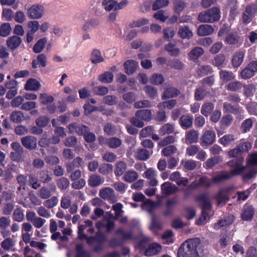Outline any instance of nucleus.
Here are the masks:
<instances>
[{
	"instance_id": "1",
	"label": "nucleus",
	"mask_w": 257,
	"mask_h": 257,
	"mask_svg": "<svg viewBox=\"0 0 257 257\" xmlns=\"http://www.w3.org/2000/svg\"><path fill=\"white\" fill-rule=\"evenodd\" d=\"M243 158L238 157L235 159L232 160L226 163L229 167L232 168L230 172L222 171L218 175L214 176L212 181L214 183H219L224 180H229L234 176L239 175L247 169L248 173L249 171V168L246 166H243Z\"/></svg>"
},
{
	"instance_id": "2",
	"label": "nucleus",
	"mask_w": 257,
	"mask_h": 257,
	"mask_svg": "<svg viewBox=\"0 0 257 257\" xmlns=\"http://www.w3.org/2000/svg\"><path fill=\"white\" fill-rule=\"evenodd\" d=\"M199 238L188 239L184 242L178 250V257H199L197 248L200 243Z\"/></svg>"
},
{
	"instance_id": "3",
	"label": "nucleus",
	"mask_w": 257,
	"mask_h": 257,
	"mask_svg": "<svg viewBox=\"0 0 257 257\" xmlns=\"http://www.w3.org/2000/svg\"><path fill=\"white\" fill-rule=\"evenodd\" d=\"M220 11L217 8H212L201 12L198 16V20L201 23H213L220 19Z\"/></svg>"
},
{
	"instance_id": "4",
	"label": "nucleus",
	"mask_w": 257,
	"mask_h": 257,
	"mask_svg": "<svg viewBox=\"0 0 257 257\" xmlns=\"http://www.w3.org/2000/svg\"><path fill=\"white\" fill-rule=\"evenodd\" d=\"M27 14L30 19L39 20L44 16L45 8L40 4L33 5L28 9Z\"/></svg>"
},
{
	"instance_id": "5",
	"label": "nucleus",
	"mask_w": 257,
	"mask_h": 257,
	"mask_svg": "<svg viewBox=\"0 0 257 257\" xmlns=\"http://www.w3.org/2000/svg\"><path fill=\"white\" fill-rule=\"evenodd\" d=\"M99 195L102 199L111 203H115L117 201L115 192L110 187H106L101 189L99 192Z\"/></svg>"
},
{
	"instance_id": "6",
	"label": "nucleus",
	"mask_w": 257,
	"mask_h": 257,
	"mask_svg": "<svg viewBox=\"0 0 257 257\" xmlns=\"http://www.w3.org/2000/svg\"><path fill=\"white\" fill-rule=\"evenodd\" d=\"M251 147V145L248 142L239 144L237 147L228 152L230 158H234L242 153L247 152Z\"/></svg>"
},
{
	"instance_id": "7",
	"label": "nucleus",
	"mask_w": 257,
	"mask_h": 257,
	"mask_svg": "<svg viewBox=\"0 0 257 257\" xmlns=\"http://www.w3.org/2000/svg\"><path fill=\"white\" fill-rule=\"evenodd\" d=\"M215 138L216 135L214 131H206L200 138V145L203 147L211 146L215 142Z\"/></svg>"
},
{
	"instance_id": "8",
	"label": "nucleus",
	"mask_w": 257,
	"mask_h": 257,
	"mask_svg": "<svg viewBox=\"0 0 257 257\" xmlns=\"http://www.w3.org/2000/svg\"><path fill=\"white\" fill-rule=\"evenodd\" d=\"M40 27L39 22L37 20H33L28 22L27 27L29 29V31L27 33V42L28 43H30L33 41V35L38 31Z\"/></svg>"
},
{
	"instance_id": "9",
	"label": "nucleus",
	"mask_w": 257,
	"mask_h": 257,
	"mask_svg": "<svg viewBox=\"0 0 257 257\" xmlns=\"http://www.w3.org/2000/svg\"><path fill=\"white\" fill-rule=\"evenodd\" d=\"M68 129L70 133L75 132L77 135L83 136L89 131L87 126L77 122L69 124Z\"/></svg>"
},
{
	"instance_id": "10",
	"label": "nucleus",
	"mask_w": 257,
	"mask_h": 257,
	"mask_svg": "<svg viewBox=\"0 0 257 257\" xmlns=\"http://www.w3.org/2000/svg\"><path fill=\"white\" fill-rule=\"evenodd\" d=\"M56 187L54 184H51L49 185V188L47 187H42L38 191V195L43 199L49 198L56 191Z\"/></svg>"
},
{
	"instance_id": "11",
	"label": "nucleus",
	"mask_w": 257,
	"mask_h": 257,
	"mask_svg": "<svg viewBox=\"0 0 257 257\" xmlns=\"http://www.w3.org/2000/svg\"><path fill=\"white\" fill-rule=\"evenodd\" d=\"M161 190L163 194L171 195L178 192L179 188L170 182H166L161 185Z\"/></svg>"
},
{
	"instance_id": "12",
	"label": "nucleus",
	"mask_w": 257,
	"mask_h": 257,
	"mask_svg": "<svg viewBox=\"0 0 257 257\" xmlns=\"http://www.w3.org/2000/svg\"><path fill=\"white\" fill-rule=\"evenodd\" d=\"M23 146L29 150L35 149L37 146V139L33 136H27L21 139Z\"/></svg>"
},
{
	"instance_id": "13",
	"label": "nucleus",
	"mask_w": 257,
	"mask_h": 257,
	"mask_svg": "<svg viewBox=\"0 0 257 257\" xmlns=\"http://www.w3.org/2000/svg\"><path fill=\"white\" fill-rule=\"evenodd\" d=\"M244 55L243 51H238L234 53L231 60L233 67L237 68L241 65L243 61Z\"/></svg>"
},
{
	"instance_id": "14",
	"label": "nucleus",
	"mask_w": 257,
	"mask_h": 257,
	"mask_svg": "<svg viewBox=\"0 0 257 257\" xmlns=\"http://www.w3.org/2000/svg\"><path fill=\"white\" fill-rule=\"evenodd\" d=\"M254 213V210L252 206L246 204L242 209L241 218L243 220H250Z\"/></svg>"
},
{
	"instance_id": "15",
	"label": "nucleus",
	"mask_w": 257,
	"mask_h": 257,
	"mask_svg": "<svg viewBox=\"0 0 257 257\" xmlns=\"http://www.w3.org/2000/svg\"><path fill=\"white\" fill-rule=\"evenodd\" d=\"M162 246L158 243H153L150 244L145 252V255L147 256H151L156 255L160 253L162 250Z\"/></svg>"
},
{
	"instance_id": "16",
	"label": "nucleus",
	"mask_w": 257,
	"mask_h": 257,
	"mask_svg": "<svg viewBox=\"0 0 257 257\" xmlns=\"http://www.w3.org/2000/svg\"><path fill=\"white\" fill-rule=\"evenodd\" d=\"M138 66V63L133 60H127L124 63L125 72L127 75H132L135 73Z\"/></svg>"
},
{
	"instance_id": "17",
	"label": "nucleus",
	"mask_w": 257,
	"mask_h": 257,
	"mask_svg": "<svg viewBox=\"0 0 257 257\" xmlns=\"http://www.w3.org/2000/svg\"><path fill=\"white\" fill-rule=\"evenodd\" d=\"M41 86L40 83L34 78L29 79L25 86V89L28 91H37Z\"/></svg>"
},
{
	"instance_id": "18",
	"label": "nucleus",
	"mask_w": 257,
	"mask_h": 257,
	"mask_svg": "<svg viewBox=\"0 0 257 257\" xmlns=\"http://www.w3.org/2000/svg\"><path fill=\"white\" fill-rule=\"evenodd\" d=\"M153 154V151H150L145 148H139L136 154V158L141 161H146L149 159Z\"/></svg>"
},
{
	"instance_id": "19",
	"label": "nucleus",
	"mask_w": 257,
	"mask_h": 257,
	"mask_svg": "<svg viewBox=\"0 0 257 257\" xmlns=\"http://www.w3.org/2000/svg\"><path fill=\"white\" fill-rule=\"evenodd\" d=\"M214 29L211 25L204 24L200 25L197 30V34L199 36H205L212 34Z\"/></svg>"
},
{
	"instance_id": "20",
	"label": "nucleus",
	"mask_w": 257,
	"mask_h": 257,
	"mask_svg": "<svg viewBox=\"0 0 257 257\" xmlns=\"http://www.w3.org/2000/svg\"><path fill=\"white\" fill-rule=\"evenodd\" d=\"M211 183L209 181L208 178L206 177H203L200 178L199 182H196V181H194L192 182L188 187V189H194L201 186H204L205 187H208L210 186Z\"/></svg>"
},
{
	"instance_id": "21",
	"label": "nucleus",
	"mask_w": 257,
	"mask_h": 257,
	"mask_svg": "<svg viewBox=\"0 0 257 257\" xmlns=\"http://www.w3.org/2000/svg\"><path fill=\"white\" fill-rule=\"evenodd\" d=\"M198 200L201 202L202 211L206 212L211 209L212 205L207 194H201L199 197Z\"/></svg>"
},
{
	"instance_id": "22",
	"label": "nucleus",
	"mask_w": 257,
	"mask_h": 257,
	"mask_svg": "<svg viewBox=\"0 0 257 257\" xmlns=\"http://www.w3.org/2000/svg\"><path fill=\"white\" fill-rule=\"evenodd\" d=\"M180 91L174 87H168L165 89L162 96V99L165 100L177 96Z\"/></svg>"
},
{
	"instance_id": "23",
	"label": "nucleus",
	"mask_w": 257,
	"mask_h": 257,
	"mask_svg": "<svg viewBox=\"0 0 257 257\" xmlns=\"http://www.w3.org/2000/svg\"><path fill=\"white\" fill-rule=\"evenodd\" d=\"M104 180L101 177L97 174L91 175L88 180V185L91 187H97L102 184Z\"/></svg>"
},
{
	"instance_id": "24",
	"label": "nucleus",
	"mask_w": 257,
	"mask_h": 257,
	"mask_svg": "<svg viewBox=\"0 0 257 257\" xmlns=\"http://www.w3.org/2000/svg\"><path fill=\"white\" fill-rule=\"evenodd\" d=\"M48 39L47 37H43L40 39L34 45L33 51L35 53H41L45 47Z\"/></svg>"
},
{
	"instance_id": "25",
	"label": "nucleus",
	"mask_w": 257,
	"mask_h": 257,
	"mask_svg": "<svg viewBox=\"0 0 257 257\" xmlns=\"http://www.w3.org/2000/svg\"><path fill=\"white\" fill-rule=\"evenodd\" d=\"M105 240L106 238L104 234L99 232L97 233L94 236H90L87 238V243L89 245H92L94 242L104 244Z\"/></svg>"
},
{
	"instance_id": "26",
	"label": "nucleus",
	"mask_w": 257,
	"mask_h": 257,
	"mask_svg": "<svg viewBox=\"0 0 257 257\" xmlns=\"http://www.w3.org/2000/svg\"><path fill=\"white\" fill-rule=\"evenodd\" d=\"M145 175L146 177L149 180V184L150 186H155L158 184V181L155 178L156 173L155 171L151 169H148L145 172Z\"/></svg>"
},
{
	"instance_id": "27",
	"label": "nucleus",
	"mask_w": 257,
	"mask_h": 257,
	"mask_svg": "<svg viewBox=\"0 0 257 257\" xmlns=\"http://www.w3.org/2000/svg\"><path fill=\"white\" fill-rule=\"evenodd\" d=\"M38 175L43 183H48L52 180V175L48 170H41L38 172Z\"/></svg>"
},
{
	"instance_id": "28",
	"label": "nucleus",
	"mask_w": 257,
	"mask_h": 257,
	"mask_svg": "<svg viewBox=\"0 0 257 257\" xmlns=\"http://www.w3.org/2000/svg\"><path fill=\"white\" fill-rule=\"evenodd\" d=\"M135 115L142 120L149 121L152 118V112L149 109H142L138 110L136 112Z\"/></svg>"
},
{
	"instance_id": "29",
	"label": "nucleus",
	"mask_w": 257,
	"mask_h": 257,
	"mask_svg": "<svg viewBox=\"0 0 257 257\" xmlns=\"http://www.w3.org/2000/svg\"><path fill=\"white\" fill-rule=\"evenodd\" d=\"M138 178V173L133 170H129L125 172L122 176V179L128 183L135 181Z\"/></svg>"
},
{
	"instance_id": "30",
	"label": "nucleus",
	"mask_w": 257,
	"mask_h": 257,
	"mask_svg": "<svg viewBox=\"0 0 257 257\" xmlns=\"http://www.w3.org/2000/svg\"><path fill=\"white\" fill-rule=\"evenodd\" d=\"M179 36L182 39H189L193 36V33L189 27L185 26L180 28L178 31Z\"/></svg>"
},
{
	"instance_id": "31",
	"label": "nucleus",
	"mask_w": 257,
	"mask_h": 257,
	"mask_svg": "<svg viewBox=\"0 0 257 257\" xmlns=\"http://www.w3.org/2000/svg\"><path fill=\"white\" fill-rule=\"evenodd\" d=\"M199 137L198 131L192 130L188 131L186 135V141L190 144L197 142Z\"/></svg>"
},
{
	"instance_id": "32",
	"label": "nucleus",
	"mask_w": 257,
	"mask_h": 257,
	"mask_svg": "<svg viewBox=\"0 0 257 257\" xmlns=\"http://www.w3.org/2000/svg\"><path fill=\"white\" fill-rule=\"evenodd\" d=\"M203 53L204 50L201 47H196L188 53V57L191 60H196Z\"/></svg>"
},
{
	"instance_id": "33",
	"label": "nucleus",
	"mask_w": 257,
	"mask_h": 257,
	"mask_svg": "<svg viewBox=\"0 0 257 257\" xmlns=\"http://www.w3.org/2000/svg\"><path fill=\"white\" fill-rule=\"evenodd\" d=\"M217 201L218 205L224 204L228 200L229 197L224 190L219 191L215 196Z\"/></svg>"
},
{
	"instance_id": "34",
	"label": "nucleus",
	"mask_w": 257,
	"mask_h": 257,
	"mask_svg": "<svg viewBox=\"0 0 257 257\" xmlns=\"http://www.w3.org/2000/svg\"><path fill=\"white\" fill-rule=\"evenodd\" d=\"M179 122L183 128L187 129L192 126L193 117L189 115H182L180 118Z\"/></svg>"
},
{
	"instance_id": "35",
	"label": "nucleus",
	"mask_w": 257,
	"mask_h": 257,
	"mask_svg": "<svg viewBox=\"0 0 257 257\" xmlns=\"http://www.w3.org/2000/svg\"><path fill=\"white\" fill-rule=\"evenodd\" d=\"M126 170V164L123 161H118L115 165L114 174L116 176H120Z\"/></svg>"
},
{
	"instance_id": "36",
	"label": "nucleus",
	"mask_w": 257,
	"mask_h": 257,
	"mask_svg": "<svg viewBox=\"0 0 257 257\" xmlns=\"http://www.w3.org/2000/svg\"><path fill=\"white\" fill-rule=\"evenodd\" d=\"M163 228L161 221L155 215H152L150 229L153 232L161 230Z\"/></svg>"
},
{
	"instance_id": "37",
	"label": "nucleus",
	"mask_w": 257,
	"mask_h": 257,
	"mask_svg": "<svg viewBox=\"0 0 257 257\" xmlns=\"http://www.w3.org/2000/svg\"><path fill=\"white\" fill-rule=\"evenodd\" d=\"M113 77L114 76L112 72L106 71L100 74L98 79L103 83H110L113 81Z\"/></svg>"
},
{
	"instance_id": "38",
	"label": "nucleus",
	"mask_w": 257,
	"mask_h": 257,
	"mask_svg": "<svg viewBox=\"0 0 257 257\" xmlns=\"http://www.w3.org/2000/svg\"><path fill=\"white\" fill-rule=\"evenodd\" d=\"M91 60L92 63L97 64L104 61L101 52L97 49H94L92 52Z\"/></svg>"
},
{
	"instance_id": "39",
	"label": "nucleus",
	"mask_w": 257,
	"mask_h": 257,
	"mask_svg": "<svg viewBox=\"0 0 257 257\" xmlns=\"http://www.w3.org/2000/svg\"><path fill=\"white\" fill-rule=\"evenodd\" d=\"M58 188L61 190H66L70 184L69 180L64 177H62L56 180Z\"/></svg>"
},
{
	"instance_id": "40",
	"label": "nucleus",
	"mask_w": 257,
	"mask_h": 257,
	"mask_svg": "<svg viewBox=\"0 0 257 257\" xmlns=\"http://www.w3.org/2000/svg\"><path fill=\"white\" fill-rule=\"evenodd\" d=\"M176 44L170 43L166 45L165 49L168 51L172 56H177L180 53V49L176 48Z\"/></svg>"
},
{
	"instance_id": "41",
	"label": "nucleus",
	"mask_w": 257,
	"mask_h": 257,
	"mask_svg": "<svg viewBox=\"0 0 257 257\" xmlns=\"http://www.w3.org/2000/svg\"><path fill=\"white\" fill-rule=\"evenodd\" d=\"M178 151L177 147L174 145H169L165 148L162 150V154L165 157H170L172 155L176 154Z\"/></svg>"
},
{
	"instance_id": "42",
	"label": "nucleus",
	"mask_w": 257,
	"mask_h": 257,
	"mask_svg": "<svg viewBox=\"0 0 257 257\" xmlns=\"http://www.w3.org/2000/svg\"><path fill=\"white\" fill-rule=\"evenodd\" d=\"M222 157L220 156H215L208 159L205 162V165L207 168H211L215 165L222 161Z\"/></svg>"
},
{
	"instance_id": "43",
	"label": "nucleus",
	"mask_w": 257,
	"mask_h": 257,
	"mask_svg": "<svg viewBox=\"0 0 257 257\" xmlns=\"http://www.w3.org/2000/svg\"><path fill=\"white\" fill-rule=\"evenodd\" d=\"M233 220L229 218H225L223 219L218 220L214 224V228L215 230H218L222 227L228 226L231 224Z\"/></svg>"
},
{
	"instance_id": "44",
	"label": "nucleus",
	"mask_w": 257,
	"mask_h": 257,
	"mask_svg": "<svg viewBox=\"0 0 257 257\" xmlns=\"http://www.w3.org/2000/svg\"><path fill=\"white\" fill-rule=\"evenodd\" d=\"M155 206V204L153 201L148 199L144 201L142 203V208L143 210H146L148 213L153 214Z\"/></svg>"
},
{
	"instance_id": "45",
	"label": "nucleus",
	"mask_w": 257,
	"mask_h": 257,
	"mask_svg": "<svg viewBox=\"0 0 257 257\" xmlns=\"http://www.w3.org/2000/svg\"><path fill=\"white\" fill-rule=\"evenodd\" d=\"M214 109V104L211 102H206L204 103L201 107V113L205 116H208L213 111Z\"/></svg>"
},
{
	"instance_id": "46",
	"label": "nucleus",
	"mask_w": 257,
	"mask_h": 257,
	"mask_svg": "<svg viewBox=\"0 0 257 257\" xmlns=\"http://www.w3.org/2000/svg\"><path fill=\"white\" fill-rule=\"evenodd\" d=\"M116 2L115 0H103L102 6L104 9L107 12H110L112 10L115 11Z\"/></svg>"
},
{
	"instance_id": "47",
	"label": "nucleus",
	"mask_w": 257,
	"mask_h": 257,
	"mask_svg": "<svg viewBox=\"0 0 257 257\" xmlns=\"http://www.w3.org/2000/svg\"><path fill=\"white\" fill-rule=\"evenodd\" d=\"M18 189L19 190V192H17V194H20V196L19 203L25 206V201L28 198V191L26 189L25 187H23V188L18 187Z\"/></svg>"
},
{
	"instance_id": "48",
	"label": "nucleus",
	"mask_w": 257,
	"mask_h": 257,
	"mask_svg": "<svg viewBox=\"0 0 257 257\" xmlns=\"http://www.w3.org/2000/svg\"><path fill=\"white\" fill-rule=\"evenodd\" d=\"M12 28L9 23H4L0 26V36L6 37L10 35Z\"/></svg>"
},
{
	"instance_id": "49",
	"label": "nucleus",
	"mask_w": 257,
	"mask_h": 257,
	"mask_svg": "<svg viewBox=\"0 0 257 257\" xmlns=\"http://www.w3.org/2000/svg\"><path fill=\"white\" fill-rule=\"evenodd\" d=\"M121 141L118 138L112 137L108 138L107 145L110 148L115 149L121 145Z\"/></svg>"
},
{
	"instance_id": "50",
	"label": "nucleus",
	"mask_w": 257,
	"mask_h": 257,
	"mask_svg": "<svg viewBox=\"0 0 257 257\" xmlns=\"http://www.w3.org/2000/svg\"><path fill=\"white\" fill-rule=\"evenodd\" d=\"M49 121V118L48 116L44 115L39 116L35 120L36 125L41 128L47 126Z\"/></svg>"
},
{
	"instance_id": "51",
	"label": "nucleus",
	"mask_w": 257,
	"mask_h": 257,
	"mask_svg": "<svg viewBox=\"0 0 257 257\" xmlns=\"http://www.w3.org/2000/svg\"><path fill=\"white\" fill-rule=\"evenodd\" d=\"M176 142V138L173 136H168L162 139L158 143V146L161 147H166L173 144Z\"/></svg>"
},
{
	"instance_id": "52",
	"label": "nucleus",
	"mask_w": 257,
	"mask_h": 257,
	"mask_svg": "<svg viewBox=\"0 0 257 257\" xmlns=\"http://www.w3.org/2000/svg\"><path fill=\"white\" fill-rule=\"evenodd\" d=\"M174 132V125L172 124L167 123L162 126L160 132L162 135L172 134Z\"/></svg>"
},
{
	"instance_id": "53",
	"label": "nucleus",
	"mask_w": 257,
	"mask_h": 257,
	"mask_svg": "<svg viewBox=\"0 0 257 257\" xmlns=\"http://www.w3.org/2000/svg\"><path fill=\"white\" fill-rule=\"evenodd\" d=\"M223 110L226 112L237 113H240V109L228 102H224L223 106Z\"/></svg>"
},
{
	"instance_id": "54",
	"label": "nucleus",
	"mask_w": 257,
	"mask_h": 257,
	"mask_svg": "<svg viewBox=\"0 0 257 257\" xmlns=\"http://www.w3.org/2000/svg\"><path fill=\"white\" fill-rule=\"evenodd\" d=\"M58 203V198L57 196H52L50 198L47 199L44 202L45 207L51 209L56 206Z\"/></svg>"
},
{
	"instance_id": "55",
	"label": "nucleus",
	"mask_w": 257,
	"mask_h": 257,
	"mask_svg": "<svg viewBox=\"0 0 257 257\" xmlns=\"http://www.w3.org/2000/svg\"><path fill=\"white\" fill-rule=\"evenodd\" d=\"M234 136L231 134H228L224 135L221 138L219 139V143L224 146H226L234 142Z\"/></svg>"
},
{
	"instance_id": "56",
	"label": "nucleus",
	"mask_w": 257,
	"mask_h": 257,
	"mask_svg": "<svg viewBox=\"0 0 257 257\" xmlns=\"http://www.w3.org/2000/svg\"><path fill=\"white\" fill-rule=\"evenodd\" d=\"M169 0H156L152 6V9L157 11L167 7L169 4Z\"/></svg>"
},
{
	"instance_id": "57",
	"label": "nucleus",
	"mask_w": 257,
	"mask_h": 257,
	"mask_svg": "<svg viewBox=\"0 0 257 257\" xmlns=\"http://www.w3.org/2000/svg\"><path fill=\"white\" fill-rule=\"evenodd\" d=\"M168 65L170 67L177 70H181L184 67L183 63L177 59H173L169 60L168 63Z\"/></svg>"
},
{
	"instance_id": "58",
	"label": "nucleus",
	"mask_w": 257,
	"mask_h": 257,
	"mask_svg": "<svg viewBox=\"0 0 257 257\" xmlns=\"http://www.w3.org/2000/svg\"><path fill=\"white\" fill-rule=\"evenodd\" d=\"M234 75L232 72L221 70L220 72V78L225 82L230 81L234 78Z\"/></svg>"
},
{
	"instance_id": "59",
	"label": "nucleus",
	"mask_w": 257,
	"mask_h": 257,
	"mask_svg": "<svg viewBox=\"0 0 257 257\" xmlns=\"http://www.w3.org/2000/svg\"><path fill=\"white\" fill-rule=\"evenodd\" d=\"M99 172L103 175L108 174L113 171V166L110 164H102L98 169Z\"/></svg>"
},
{
	"instance_id": "60",
	"label": "nucleus",
	"mask_w": 257,
	"mask_h": 257,
	"mask_svg": "<svg viewBox=\"0 0 257 257\" xmlns=\"http://www.w3.org/2000/svg\"><path fill=\"white\" fill-rule=\"evenodd\" d=\"M177 101L175 99H171L166 101L162 102L158 105L159 108H168L169 109L173 108L176 104Z\"/></svg>"
},
{
	"instance_id": "61",
	"label": "nucleus",
	"mask_w": 257,
	"mask_h": 257,
	"mask_svg": "<svg viewBox=\"0 0 257 257\" xmlns=\"http://www.w3.org/2000/svg\"><path fill=\"white\" fill-rule=\"evenodd\" d=\"M103 102L108 105H113L117 103V98L115 95H106L103 98Z\"/></svg>"
},
{
	"instance_id": "62",
	"label": "nucleus",
	"mask_w": 257,
	"mask_h": 257,
	"mask_svg": "<svg viewBox=\"0 0 257 257\" xmlns=\"http://www.w3.org/2000/svg\"><path fill=\"white\" fill-rule=\"evenodd\" d=\"M181 164L183 167L188 170H192L195 169L197 166L196 162L194 160H182Z\"/></svg>"
},
{
	"instance_id": "63",
	"label": "nucleus",
	"mask_w": 257,
	"mask_h": 257,
	"mask_svg": "<svg viewBox=\"0 0 257 257\" xmlns=\"http://www.w3.org/2000/svg\"><path fill=\"white\" fill-rule=\"evenodd\" d=\"M244 94L247 97L253 96L255 91V86L252 84L245 85L243 86Z\"/></svg>"
},
{
	"instance_id": "64",
	"label": "nucleus",
	"mask_w": 257,
	"mask_h": 257,
	"mask_svg": "<svg viewBox=\"0 0 257 257\" xmlns=\"http://www.w3.org/2000/svg\"><path fill=\"white\" fill-rule=\"evenodd\" d=\"M76 250L77 254L76 257H88L89 253L83 249L82 244H77L76 245Z\"/></svg>"
}]
</instances>
